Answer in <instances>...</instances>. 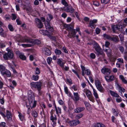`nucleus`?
Returning <instances> with one entry per match:
<instances>
[{
	"mask_svg": "<svg viewBox=\"0 0 127 127\" xmlns=\"http://www.w3.org/2000/svg\"><path fill=\"white\" fill-rule=\"evenodd\" d=\"M31 93L29 94L28 95V99L29 104L31 109L34 107L36 106V102L34 100V95L32 91H30L28 92Z\"/></svg>",
	"mask_w": 127,
	"mask_h": 127,
	"instance_id": "f257e3e1",
	"label": "nucleus"
},
{
	"mask_svg": "<svg viewBox=\"0 0 127 127\" xmlns=\"http://www.w3.org/2000/svg\"><path fill=\"white\" fill-rule=\"evenodd\" d=\"M17 40L18 41L21 42L31 43L32 42V40L29 37H23L20 34L17 35Z\"/></svg>",
	"mask_w": 127,
	"mask_h": 127,
	"instance_id": "f03ea898",
	"label": "nucleus"
},
{
	"mask_svg": "<svg viewBox=\"0 0 127 127\" xmlns=\"http://www.w3.org/2000/svg\"><path fill=\"white\" fill-rule=\"evenodd\" d=\"M7 50L8 52L6 53L3 55V57L5 60H8L9 59L14 58V55L12 51L9 49L7 48Z\"/></svg>",
	"mask_w": 127,
	"mask_h": 127,
	"instance_id": "7ed1b4c3",
	"label": "nucleus"
},
{
	"mask_svg": "<svg viewBox=\"0 0 127 127\" xmlns=\"http://www.w3.org/2000/svg\"><path fill=\"white\" fill-rule=\"evenodd\" d=\"M123 28L124 27L122 25L118 24L115 26H112L111 28L114 32L119 33V32H121L123 31Z\"/></svg>",
	"mask_w": 127,
	"mask_h": 127,
	"instance_id": "20e7f679",
	"label": "nucleus"
},
{
	"mask_svg": "<svg viewBox=\"0 0 127 127\" xmlns=\"http://www.w3.org/2000/svg\"><path fill=\"white\" fill-rule=\"evenodd\" d=\"M32 89H37L39 91L41 89L42 83L40 82H32L30 83Z\"/></svg>",
	"mask_w": 127,
	"mask_h": 127,
	"instance_id": "39448f33",
	"label": "nucleus"
},
{
	"mask_svg": "<svg viewBox=\"0 0 127 127\" xmlns=\"http://www.w3.org/2000/svg\"><path fill=\"white\" fill-rule=\"evenodd\" d=\"M94 48L95 49L96 52L95 53L97 56L102 55L103 53V51L99 45L96 43H95L94 44Z\"/></svg>",
	"mask_w": 127,
	"mask_h": 127,
	"instance_id": "423d86ee",
	"label": "nucleus"
},
{
	"mask_svg": "<svg viewBox=\"0 0 127 127\" xmlns=\"http://www.w3.org/2000/svg\"><path fill=\"white\" fill-rule=\"evenodd\" d=\"M84 91L86 93V95L89 99L92 102H94V98L91 91L86 89H84Z\"/></svg>",
	"mask_w": 127,
	"mask_h": 127,
	"instance_id": "0eeeda50",
	"label": "nucleus"
},
{
	"mask_svg": "<svg viewBox=\"0 0 127 127\" xmlns=\"http://www.w3.org/2000/svg\"><path fill=\"white\" fill-rule=\"evenodd\" d=\"M101 72L105 75H109L111 73V68H107L106 66L103 67L101 70Z\"/></svg>",
	"mask_w": 127,
	"mask_h": 127,
	"instance_id": "6e6552de",
	"label": "nucleus"
},
{
	"mask_svg": "<svg viewBox=\"0 0 127 127\" xmlns=\"http://www.w3.org/2000/svg\"><path fill=\"white\" fill-rule=\"evenodd\" d=\"M105 78L106 81L108 82L112 81L114 80L115 79L114 76L112 75H106L105 76Z\"/></svg>",
	"mask_w": 127,
	"mask_h": 127,
	"instance_id": "1a4fd4ad",
	"label": "nucleus"
},
{
	"mask_svg": "<svg viewBox=\"0 0 127 127\" xmlns=\"http://www.w3.org/2000/svg\"><path fill=\"white\" fill-rule=\"evenodd\" d=\"M64 10L67 12L72 13L74 12V9L72 7L68 6L67 7H64Z\"/></svg>",
	"mask_w": 127,
	"mask_h": 127,
	"instance_id": "9d476101",
	"label": "nucleus"
},
{
	"mask_svg": "<svg viewBox=\"0 0 127 127\" xmlns=\"http://www.w3.org/2000/svg\"><path fill=\"white\" fill-rule=\"evenodd\" d=\"M35 21L36 25L37 27L39 28H41L43 27V24L39 19L36 18Z\"/></svg>",
	"mask_w": 127,
	"mask_h": 127,
	"instance_id": "9b49d317",
	"label": "nucleus"
},
{
	"mask_svg": "<svg viewBox=\"0 0 127 127\" xmlns=\"http://www.w3.org/2000/svg\"><path fill=\"white\" fill-rule=\"evenodd\" d=\"M76 32H77L75 31V30L73 28V29H72L69 32L67 36L70 38L74 37Z\"/></svg>",
	"mask_w": 127,
	"mask_h": 127,
	"instance_id": "f8f14e48",
	"label": "nucleus"
},
{
	"mask_svg": "<svg viewBox=\"0 0 127 127\" xmlns=\"http://www.w3.org/2000/svg\"><path fill=\"white\" fill-rule=\"evenodd\" d=\"M79 123V121L77 120H73L68 122V124L70 126H76Z\"/></svg>",
	"mask_w": 127,
	"mask_h": 127,
	"instance_id": "ddd939ff",
	"label": "nucleus"
},
{
	"mask_svg": "<svg viewBox=\"0 0 127 127\" xmlns=\"http://www.w3.org/2000/svg\"><path fill=\"white\" fill-rule=\"evenodd\" d=\"M50 120L53 123L52 126L53 127H54L56 125V121L57 120V118L56 116L54 117L52 114H51L50 116Z\"/></svg>",
	"mask_w": 127,
	"mask_h": 127,
	"instance_id": "4468645a",
	"label": "nucleus"
},
{
	"mask_svg": "<svg viewBox=\"0 0 127 127\" xmlns=\"http://www.w3.org/2000/svg\"><path fill=\"white\" fill-rule=\"evenodd\" d=\"M42 50L43 52L47 56L50 55L51 54L50 50L48 48L44 47L42 48Z\"/></svg>",
	"mask_w": 127,
	"mask_h": 127,
	"instance_id": "2eb2a0df",
	"label": "nucleus"
},
{
	"mask_svg": "<svg viewBox=\"0 0 127 127\" xmlns=\"http://www.w3.org/2000/svg\"><path fill=\"white\" fill-rule=\"evenodd\" d=\"M45 24L46 28L49 31L51 32H52L53 31V28L51 26L48 22H45Z\"/></svg>",
	"mask_w": 127,
	"mask_h": 127,
	"instance_id": "dca6fc26",
	"label": "nucleus"
},
{
	"mask_svg": "<svg viewBox=\"0 0 127 127\" xmlns=\"http://www.w3.org/2000/svg\"><path fill=\"white\" fill-rule=\"evenodd\" d=\"M57 63L62 67H63L65 62H64V60L62 59H58L57 61Z\"/></svg>",
	"mask_w": 127,
	"mask_h": 127,
	"instance_id": "f3484780",
	"label": "nucleus"
},
{
	"mask_svg": "<svg viewBox=\"0 0 127 127\" xmlns=\"http://www.w3.org/2000/svg\"><path fill=\"white\" fill-rule=\"evenodd\" d=\"M1 74L2 75H5L7 77H10L11 74L9 70H6L1 72Z\"/></svg>",
	"mask_w": 127,
	"mask_h": 127,
	"instance_id": "a211bd4d",
	"label": "nucleus"
},
{
	"mask_svg": "<svg viewBox=\"0 0 127 127\" xmlns=\"http://www.w3.org/2000/svg\"><path fill=\"white\" fill-rule=\"evenodd\" d=\"M97 21L96 20H93L92 21H91L89 23V26L92 28H95V23H96Z\"/></svg>",
	"mask_w": 127,
	"mask_h": 127,
	"instance_id": "6ab92c4d",
	"label": "nucleus"
},
{
	"mask_svg": "<svg viewBox=\"0 0 127 127\" xmlns=\"http://www.w3.org/2000/svg\"><path fill=\"white\" fill-rule=\"evenodd\" d=\"M85 108L84 107H79L75 109L74 111L76 113H79L84 111Z\"/></svg>",
	"mask_w": 127,
	"mask_h": 127,
	"instance_id": "aec40b11",
	"label": "nucleus"
},
{
	"mask_svg": "<svg viewBox=\"0 0 127 127\" xmlns=\"http://www.w3.org/2000/svg\"><path fill=\"white\" fill-rule=\"evenodd\" d=\"M74 23H72V25L64 24V27L67 28L69 32L74 28Z\"/></svg>",
	"mask_w": 127,
	"mask_h": 127,
	"instance_id": "412c9836",
	"label": "nucleus"
},
{
	"mask_svg": "<svg viewBox=\"0 0 127 127\" xmlns=\"http://www.w3.org/2000/svg\"><path fill=\"white\" fill-rule=\"evenodd\" d=\"M112 41L117 43L119 41V39L118 36L116 35L114 36L113 37H111L110 39Z\"/></svg>",
	"mask_w": 127,
	"mask_h": 127,
	"instance_id": "4be33fe9",
	"label": "nucleus"
},
{
	"mask_svg": "<svg viewBox=\"0 0 127 127\" xmlns=\"http://www.w3.org/2000/svg\"><path fill=\"white\" fill-rule=\"evenodd\" d=\"M0 35L4 37H5L6 36V33L4 32L3 28L1 27H0Z\"/></svg>",
	"mask_w": 127,
	"mask_h": 127,
	"instance_id": "5701e85b",
	"label": "nucleus"
},
{
	"mask_svg": "<svg viewBox=\"0 0 127 127\" xmlns=\"http://www.w3.org/2000/svg\"><path fill=\"white\" fill-rule=\"evenodd\" d=\"M118 89L119 92L121 94V95H123L122 92H124L125 91V89L122 87H121L119 85H118Z\"/></svg>",
	"mask_w": 127,
	"mask_h": 127,
	"instance_id": "b1692460",
	"label": "nucleus"
},
{
	"mask_svg": "<svg viewBox=\"0 0 127 127\" xmlns=\"http://www.w3.org/2000/svg\"><path fill=\"white\" fill-rule=\"evenodd\" d=\"M110 93L112 96L118 98L120 97V96L117 93H115L113 91H110Z\"/></svg>",
	"mask_w": 127,
	"mask_h": 127,
	"instance_id": "393cba45",
	"label": "nucleus"
},
{
	"mask_svg": "<svg viewBox=\"0 0 127 127\" xmlns=\"http://www.w3.org/2000/svg\"><path fill=\"white\" fill-rule=\"evenodd\" d=\"M73 95L75 101H77L79 99V96L78 93H73Z\"/></svg>",
	"mask_w": 127,
	"mask_h": 127,
	"instance_id": "a878e982",
	"label": "nucleus"
},
{
	"mask_svg": "<svg viewBox=\"0 0 127 127\" xmlns=\"http://www.w3.org/2000/svg\"><path fill=\"white\" fill-rule=\"evenodd\" d=\"M53 18L51 14H49L46 16V19L47 22L50 21Z\"/></svg>",
	"mask_w": 127,
	"mask_h": 127,
	"instance_id": "bb28decb",
	"label": "nucleus"
},
{
	"mask_svg": "<svg viewBox=\"0 0 127 127\" xmlns=\"http://www.w3.org/2000/svg\"><path fill=\"white\" fill-rule=\"evenodd\" d=\"M119 77L123 83L125 84H127V80L125 79L123 75H120Z\"/></svg>",
	"mask_w": 127,
	"mask_h": 127,
	"instance_id": "cd10ccee",
	"label": "nucleus"
},
{
	"mask_svg": "<svg viewBox=\"0 0 127 127\" xmlns=\"http://www.w3.org/2000/svg\"><path fill=\"white\" fill-rule=\"evenodd\" d=\"M96 88L101 93H103L104 91V89L101 85L97 87Z\"/></svg>",
	"mask_w": 127,
	"mask_h": 127,
	"instance_id": "c85d7f7f",
	"label": "nucleus"
},
{
	"mask_svg": "<svg viewBox=\"0 0 127 127\" xmlns=\"http://www.w3.org/2000/svg\"><path fill=\"white\" fill-rule=\"evenodd\" d=\"M6 116L7 118L9 119H11V114L10 112L8 110L6 111Z\"/></svg>",
	"mask_w": 127,
	"mask_h": 127,
	"instance_id": "c756f323",
	"label": "nucleus"
},
{
	"mask_svg": "<svg viewBox=\"0 0 127 127\" xmlns=\"http://www.w3.org/2000/svg\"><path fill=\"white\" fill-rule=\"evenodd\" d=\"M93 95L96 99L98 98V95L96 91L94 89H93Z\"/></svg>",
	"mask_w": 127,
	"mask_h": 127,
	"instance_id": "7c9ffc66",
	"label": "nucleus"
},
{
	"mask_svg": "<svg viewBox=\"0 0 127 127\" xmlns=\"http://www.w3.org/2000/svg\"><path fill=\"white\" fill-rule=\"evenodd\" d=\"M103 36L105 39H108L110 40L111 37L109 35L106 34H103Z\"/></svg>",
	"mask_w": 127,
	"mask_h": 127,
	"instance_id": "2f4dec72",
	"label": "nucleus"
},
{
	"mask_svg": "<svg viewBox=\"0 0 127 127\" xmlns=\"http://www.w3.org/2000/svg\"><path fill=\"white\" fill-rule=\"evenodd\" d=\"M95 84L96 87L101 85V82L99 80H97L95 81Z\"/></svg>",
	"mask_w": 127,
	"mask_h": 127,
	"instance_id": "473e14b6",
	"label": "nucleus"
},
{
	"mask_svg": "<svg viewBox=\"0 0 127 127\" xmlns=\"http://www.w3.org/2000/svg\"><path fill=\"white\" fill-rule=\"evenodd\" d=\"M32 114L35 118H37L38 116L37 113L35 111H32Z\"/></svg>",
	"mask_w": 127,
	"mask_h": 127,
	"instance_id": "72a5a7b5",
	"label": "nucleus"
},
{
	"mask_svg": "<svg viewBox=\"0 0 127 127\" xmlns=\"http://www.w3.org/2000/svg\"><path fill=\"white\" fill-rule=\"evenodd\" d=\"M55 53L56 55H59L62 54V55L64 54L62 53V52L60 50L56 49L55 50Z\"/></svg>",
	"mask_w": 127,
	"mask_h": 127,
	"instance_id": "f704fd0d",
	"label": "nucleus"
},
{
	"mask_svg": "<svg viewBox=\"0 0 127 127\" xmlns=\"http://www.w3.org/2000/svg\"><path fill=\"white\" fill-rule=\"evenodd\" d=\"M32 39V40L33 41L31 43H34L35 44H39L40 43V41L38 39H36L35 40H34L33 39Z\"/></svg>",
	"mask_w": 127,
	"mask_h": 127,
	"instance_id": "c9c22d12",
	"label": "nucleus"
},
{
	"mask_svg": "<svg viewBox=\"0 0 127 127\" xmlns=\"http://www.w3.org/2000/svg\"><path fill=\"white\" fill-rule=\"evenodd\" d=\"M56 113L58 115L59 114L61 113V109L59 107H58L55 109Z\"/></svg>",
	"mask_w": 127,
	"mask_h": 127,
	"instance_id": "e433bc0d",
	"label": "nucleus"
},
{
	"mask_svg": "<svg viewBox=\"0 0 127 127\" xmlns=\"http://www.w3.org/2000/svg\"><path fill=\"white\" fill-rule=\"evenodd\" d=\"M39 78V76L38 75H33L32 76V79L34 81H36Z\"/></svg>",
	"mask_w": 127,
	"mask_h": 127,
	"instance_id": "4c0bfd02",
	"label": "nucleus"
},
{
	"mask_svg": "<svg viewBox=\"0 0 127 127\" xmlns=\"http://www.w3.org/2000/svg\"><path fill=\"white\" fill-rule=\"evenodd\" d=\"M32 45L29 44H21L20 46H22L25 48L31 46Z\"/></svg>",
	"mask_w": 127,
	"mask_h": 127,
	"instance_id": "58836bf2",
	"label": "nucleus"
},
{
	"mask_svg": "<svg viewBox=\"0 0 127 127\" xmlns=\"http://www.w3.org/2000/svg\"><path fill=\"white\" fill-rule=\"evenodd\" d=\"M83 115V113H80L77 115L75 117L76 119H79L82 117Z\"/></svg>",
	"mask_w": 127,
	"mask_h": 127,
	"instance_id": "ea45409f",
	"label": "nucleus"
},
{
	"mask_svg": "<svg viewBox=\"0 0 127 127\" xmlns=\"http://www.w3.org/2000/svg\"><path fill=\"white\" fill-rule=\"evenodd\" d=\"M19 57L21 59L23 60H25L26 59V57L22 54L19 55Z\"/></svg>",
	"mask_w": 127,
	"mask_h": 127,
	"instance_id": "a19ab883",
	"label": "nucleus"
},
{
	"mask_svg": "<svg viewBox=\"0 0 127 127\" xmlns=\"http://www.w3.org/2000/svg\"><path fill=\"white\" fill-rule=\"evenodd\" d=\"M68 107L69 109L71 110L73 109V104L71 102H69L68 103Z\"/></svg>",
	"mask_w": 127,
	"mask_h": 127,
	"instance_id": "79ce46f5",
	"label": "nucleus"
},
{
	"mask_svg": "<svg viewBox=\"0 0 127 127\" xmlns=\"http://www.w3.org/2000/svg\"><path fill=\"white\" fill-rule=\"evenodd\" d=\"M8 28L10 31L13 32V31L14 30V28L11 25L9 24L8 25Z\"/></svg>",
	"mask_w": 127,
	"mask_h": 127,
	"instance_id": "37998d69",
	"label": "nucleus"
},
{
	"mask_svg": "<svg viewBox=\"0 0 127 127\" xmlns=\"http://www.w3.org/2000/svg\"><path fill=\"white\" fill-rule=\"evenodd\" d=\"M96 126H97V127H106L104 125L99 123L96 124Z\"/></svg>",
	"mask_w": 127,
	"mask_h": 127,
	"instance_id": "c03bdc74",
	"label": "nucleus"
},
{
	"mask_svg": "<svg viewBox=\"0 0 127 127\" xmlns=\"http://www.w3.org/2000/svg\"><path fill=\"white\" fill-rule=\"evenodd\" d=\"M5 69V68L4 66L2 65H0V71L1 72L3 71Z\"/></svg>",
	"mask_w": 127,
	"mask_h": 127,
	"instance_id": "a18cd8bd",
	"label": "nucleus"
},
{
	"mask_svg": "<svg viewBox=\"0 0 127 127\" xmlns=\"http://www.w3.org/2000/svg\"><path fill=\"white\" fill-rule=\"evenodd\" d=\"M85 73L88 75H90L91 74L90 71L89 69L85 70Z\"/></svg>",
	"mask_w": 127,
	"mask_h": 127,
	"instance_id": "49530a36",
	"label": "nucleus"
},
{
	"mask_svg": "<svg viewBox=\"0 0 127 127\" xmlns=\"http://www.w3.org/2000/svg\"><path fill=\"white\" fill-rule=\"evenodd\" d=\"M52 60V58L51 57H48L47 60V61L48 64H50Z\"/></svg>",
	"mask_w": 127,
	"mask_h": 127,
	"instance_id": "de8ad7c7",
	"label": "nucleus"
},
{
	"mask_svg": "<svg viewBox=\"0 0 127 127\" xmlns=\"http://www.w3.org/2000/svg\"><path fill=\"white\" fill-rule=\"evenodd\" d=\"M12 20H15L17 18L16 15L15 14L12 13L11 14Z\"/></svg>",
	"mask_w": 127,
	"mask_h": 127,
	"instance_id": "09e8293b",
	"label": "nucleus"
},
{
	"mask_svg": "<svg viewBox=\"0 0 127 127\" xmlns=\"http://www.w3.org/2000/svg\"><path fill=\"white\" fill-rule=\"evenodd\" d=\"M62 3L65 6H67L68 4L65 0H62Z\"/></svg>",
	"mask_w": 127,
	"mask_h": 127,
	"instance_id": "8fccbe9b",
	"label": "nucleus"
},
{
	"mask_svg": "<svg viewBox=\"0 0 127 127\" xmlns=\"http://www.w3.org/2000/svg\"><path fill=\"white\" fill-rule=\"evenodd\" d=\"M116 102L118 103L121 102L122 101V98L120 96V97L117 98L116 99Z\"/></svg>",
	"mask_w": 127,
	"mask_h": 127,
	"instance_id": "3c124183",
	"label": "nucleus"
},
{
	"mask_svg": "<svg viewBox=\"0 0 127 127\" xmlns=\"http://www.w3.org/2000/svg\"><path fill=\"white\" fill-rule=\"evenodd\" d=\"M19 116L20 119L22 121H23L24 119V117L21 113H19Z\"/></svg>",
	"mask_w": 127,
	"mask_h": 127,
	"instance_id": "603ef678",
	"label": "nucleus"
},
{
	"mask_svg": "<svg viewBox=\"0 0 127 127\" xmlns=\"http://www.w3.org/2000/svg\"><path fill=\"white\" fill-rule=\"evenodd\" d=\"M93 4L95 6H98L99 5V2L96 1H93Z\"/></svg>",
	"mask_w": 127,
	"mask_h": 127,
	"instance_id": "864d4df0",
	"label": "nucleus"
},
{
	"mask_svg": "<svg viewBox=\"0 0 127 127\" xmlns=\"http://www.w3.org/2000/svg\"><path fill=\"white\" fill-rule=\"evenodd\" d=\"M40 73V70L38 67H36V68L35 73L36 74H39Z\"/></svg>",
	"mask_w": 127,
	"mask_h": 127,
	"instance_id": "5fc2aeb1",
	"label": "nucleus"
},
{
	"mask_svg": "<svg viewBox=\"0 0 127 127\" xmlns=\"http://www.w3.org/2000/svg\"><path fill=\"white\" fill-rule=\"evenodd\" d=\"M110 0H101V2L102 3H106L108 2Z\"/></svg>",
	"mask_w": 127,
	"mask_h": 127,
	"instance_id": "6e6d98bb",
	"label": "nucleus"
},
{
	"mask_svg": "<svg viewBox=\"0 0 127 127\" xmlns=\"http://www.w3.org/2000/svg\"><path fill=\"white\" fill-rule=\"evenodd\" d=\"M64 89L65 93L66 94H67L69 92L67 87L66 86L64 87Z\"/></svg>",
	"mask_w": 127,
	"mask_h": 127,
	"instance_id": "4d7b16f0",
	"label": "nucleus"
},
{
	"mask_svg": "<svg viewBox=\"0 0 127 127\" xmlns=\"http://www.w3.org/2000/svg\"><path fill=\"white\" fill-rule=\"evenodd\" d=\"M119 48V50L122 53L124 51V48L123 47L121 46H120Z\"/></svg>",
	"mask_w": 127,
	"mask_h": 127,
	"instance_id": "13d9d810",
	"label": "nucleus"
},
{
	"mask_svg": "<svg viewBox=\"0 0 127 127\" xmlns=\"http://www.w3.org/2000/svg\"><path fill=\"white\" fill-rule=\"evenodd\" d=\"M90 57L92 59H94L95 58V55L94 53H91L90 54Z\"/></svg>",
	"mask_w": 127,
	"mask_h": 127,
	"instance_id": "bf43d9fd",
	"label": "nucleus"
},
{
	"mask_svg": "<svg viewBox=\"0 0 127 127\" xmlns=\"http://www.w3.org/2000/svg\"><path fill=\"white\" fill-rule=\"evenodd\" d=\"M110 45V43L108 41H106L105 44V46L106 47L108 48L109 47Z\"/></svg>",
	"mask_w": 127,
	"mask_h": 127,
	"instance_id": "052dcab7",
	"label": "nucleus"
},
{
	"mask_svg": "<svg viewBox=\"0 0 127 127\" xmlns=\"http://www.w3.org/2000/svg\"><path fill=\"white\" fill-rule=\"evenodd\" d=\"M72 89H73V90L75 91H77V87L75 85H73L72 87Z\"/></svg>",
	"mask_w": 127,
	"mask_h": 127,
	"instance_id": "680f3d73",
	"label": "nucleus"
},
{
	"mask_svg": "<svg viewBox=\"0 0 127 127\" xmlns=\"http://www.w3.org/2000/svg\"><path fill=\"white\" fill-rule=\"evenodd\" d=\"M116 59L114 57H111L110 59V61L112 62H115L116 61Z\"/></svg>",
	"mask_w": 127,
	"mask_h": 127,
	"instance_id": "e2e57ef3",
	"label": "nucleus"
},
{
	"mask_svg": "<svg viewBox=\"0 0 127 127\" xmlns=\"http://www.w3.org/2000/svg\"><path fill=\"white\" fill-rule=\"evenodd\" d=\"M95 31L96 34H98L100 33V30L99 28H97L96 29Z\"/></svg>",
	"mask_w": 127,
	"mask_h": 127,
	"instance_id": "0e129e2a",
	"label": "nucleus"
},
{
	"mask_svg": "<svg viewBox=\"0 0 127 127\" xmlns=\"http://www.w3.org/2000/svg\"><path fill=\"white\" fill-rule=\"evenodd\" d=\"M0 47L1 48H3L5 47V45L4 43H0Z\"/></svg>",
	"mask_w": 127,
	"mask_h": 127,
	"instance_id": "69168bd1",
	"label": "nucleus"
},
{
	"mask_svg": "<svg viewBox=\"0 0 127 127\" xmlns=\"http://www.w3.org/2000/svg\"><path fill=\"white\" fill-rule=\"evenodd\" d=\"M118 62L121 63H124L123 60L122 58H119L117 59Z\"/></svg>",
	"mask_w": 127,
	"mask_h": 127,
	"instance_id": "338daca9",
	"label": "nucleus"
},
{
	"mask_svg": "<svg viewBox=\"0 0 127 127\" xmlns=\"http://www.w3.org/2000/svg\"><path fill=\"white\" fill-rule=\"evenodd\" d=\"M63 51L64 52L66 53H68V52L65 47H63Z\"/></svg>",
	"mask_w": 127,
	"mask_h": 127,
	"instance_id": "774afa93",
	"label": "nucleus"
}]
</instances>
